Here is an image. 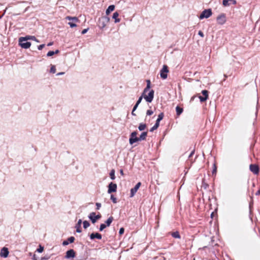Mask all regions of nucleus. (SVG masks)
Masks as SVG:
<instances>
[{
	"mask_svg": "<svg viewBox=\"0 0 260 260\" xmlns=\"http://www.w3.org/2000/svg\"><path fill=\"white\" fill-rule=\"evenodd\" d=\"M110 18L107 16L101 17L99 19L98 25L100 28L103 29L106 26Z\"/></svg>",
	"mask_w": 260,
	"mask_h": 260,
	"instance_id": "nucleus-1",
	"label": "nucleus"
},
{
	"mask_svg": "<svg viewBox=\"0 0 260 260\" xmlns=\"http://www.w3.org/2000/svg\"><path fill=\"white\" fill-rule=\"evenodd\" d=\"M212 14V10L211 9L204 10L200 14L199 18L203 19L204 18H208L210 17Z\"/></svg>",
	"mask_w": 260,
	"mask_h": 260,
	"instance_id": "nucleus-2",
	"label": "nucleus"
},
{
	"mask_svg": "<svg viewBox=\"0 0 260 260\" xmlns=\"http://www.w3.org/2000/svg\"><path fill=\"white\" fill-rule=\"evenodd\" d=\"M88 217V218L91 221L92 223H94L98 220L101 218V215L100 213L96 215L95 212H92L89 214Z\"/></svg>",
	"mask_w": 260,
	"mask_h": 260,
	"instance_id": "nucleus-3",
	"label": "nucleus"
},
{
	"mask_svg": "<svg viewBox=\"0 0 260 260\" xmlns=\"http://www.w3.org/2000/svg\"><path fill=\"white\" fill-rule=\"evenodd\" d=\"M147 82V86L146 87L144 88V90H143V92L142 93V94L141 96H140L139 98V99L137 101V102H136V104H137L138 105H139L140 104V103L142 101V100L143 99V98H144V94L146 92H147V91H148L149 90V89L150 88V84H151V82H150V81L149 80H147L146 81Z\"/></svg>",
	"mask_w": 260,
	"mask_h": 260,
	"instance_id": "nucleus-4",
	"label": "nucleus"
},
{
	"mask_svg": "<svg viewBox=\"0 0 260 260\" xmlns=\"http://www.w3.org/2000/svg\"><path fill=\"white\" fill-rule=\"evenodd\" d=\"M169 72L168 67L167 65H164L162 69L160 70V76L163 79H166L167 77V73Z\"/></svg>",
	"mask_w": 260,
	"mask_h": 260,
	"instance_id": "nucleus-5",
	"label": "nucleus"
},
{
	"mask_svg": "<svg viewBox=\"0 0 260 260\" xmlns=\"http://www.w3.org/2000/svg\"><path fill=\"white\" fill-rule=\"evenodd\" d=\"M137 133L135 131L131 133L129 139V143L130 144L132 145L134 143L139 141L138 137H137Z\"/></svg>",
	"mask_w": 260,
	"mask_h": 260,
	"instance_id": "nucleus-6",
	"label": "nucleus"
},
{
	"mask_svg": "<svg viewBox=\"0 0 260 260\" xmlns=\"http://www.w3.org/2000/svg\"><path fill=\"white\" fill-rule=\"evenodd\" d=\"M154 94V91L151 89L149 91L148 95H146L145 94H144V98L147 102L151 103L153 99Z\"/></svg>",
	"mask_w": 260,
	"mask_h": 260,
	"instance_id": "nucleus-7",
	"label": "nucleus"
},
{
	"mask_svg": "<svg viewBox=\"0 0 260 260\" xmlns=\"http://www.w3.org/2000/svg\"><path fill=\"white\" fill-rule=\"evenodd\" d=\"M117 184L113 182H110L108 185V193H111L112 192H116L117 190Z\"/></svg>",
	"mask_w": 260,
	"mask_h": 260,
	"instance_id": "nucleus-8",
	"label": "nucleus"
},
{
	"mask_svg": "<svg viewBox=\"0 0 260 260\" xmlns=\"http://www.w3.org/2000/svg\"><path fill=\"white\" fill-rule=\"evenodd\" d=\"M28 40H31L37 42H39V41L35 36H27L25 37H20L19 39V42H24Z\"/></svg>",
	"mask_w": 260,
	"mask_h": 260,
	"instance_id": "nucleus-9",
	"label": "nucleus"
},
{
	"mask_svg": "<svg viewBox=\"0 0 260 260\" xmlns=\"http://www.w3.org/2000/svg\"><path fill=\"white\" fill-rule=\"evenodd\" d=\"M75 255L76 253L75 251L73 249H71L66 252V254L64 257L66 259L73 258L75 257Z\"/></svg>",
	"mask_w": 260,
	"mask_h": 260,
	"instance_id": "nucleus-10",
	"label": "nucleus"
},
{
	"mask_svg": "<svg viewBox=\"0 0 260 260\" xmlns=\"http://www.w3.org/2000/svg\"><path fill=\"white\" fill-rule=\"evenodd\" d=\"M249 169L250 171L255 175L258 174L259 172L258 166L255 164H251Z\"/></svg>",
	"mask_w": 260,
	"mask_h": 260,
	"instance_id": "nucleus-11",
	"label": "nucleus"
},
{
	"mask_svg": "<svg viewBox=\"0 0 260 260\" xmlns=\"http://www.w3.org/2000/svg\"><path fill=\"white\" fill-rule=\"evenodd\" d=\"M202 93L203 94V96L200 95L199 98L201 102H203L207 100L208 97V92L206 90H203L202 91Z\"/></svg>",
	"mask_w": 260,
	"mask_h": 260,
	"instance_id": "nucleus-12",
	"label": "nucleus"
},
{
	"mask_svg": "<svg viewBox=\"0 0 260 260\" xmlns=\"http://www.w3.org/2000/svg\"><path fill=\"white\" fill-rule=\"evenodd\" d=\"M141 182H138L134 187L131 188V193H130V197H133L134 196L135 193L137 192V190L139 188L140 186H141Z\"/></svg>",
	"mask_w": 260,
	"mask_h": 260,
	"instance_id": "nucleus-13",
	"label": "nucleus"
},
{
	"mask_svg": "<svg viewBox=\"0 0 260 260\" xmlns=\"http://www.w3.org/2000/svg\"><path fill=\"white\" fill-rule=\"evenodd\" d=\"M9 250L7 248L3 247L1 251L0 255L1 257L6 258L8 257L9 254Z\"/></svg>",
	"mask_w": 260,
	"mask_h": 260,
	"instance_id": "nucleus-14",
	"label": "nucleus"
},
{
	"mask_svg": "<svg viewBox=\"0 0 260 260\" xmlns=\"http://www.w3.org/2000/svg\"><path fill=\"white\" fill-rule=\"evenodd\" d=\"M102 235L99 233H92L90 235V240H93L95 238L101 240L102 239Z\"/></svg>",
	"mask_w": 260,
	"mask_h": 260,
	"instance_id": "nucleus-15",
	"label": "nucleus"
},
{
	"mask_svg": "<svg viewBox=\"0 0 260 260\" xmlns=\"http://www.w3.org/2000/svg\"><path fill=\"white\" fill-rule=\"evenodd\" d=\"M19 44L21 47V48L24 49L29 48L31 46V43L29 42H19Z\"/></svg>",
	"mask_w": 260,
	"mask_h": 260,
	"instance_id": "nucleus-16",
	"label": "nucleus"
},
{
	"mask_svg": "<svg viewBox=\"0 0 260 260\" xmlns=\"http://www.w3.org/2000/svg\"><path fill=\"white\" fill-rule=\"evenodd\" d=\"M217 19L219 24H223L225 22V15L224 14H221L217 17Z\"/></svg>",
	"mask_w": 260,
	"mask_h": 260,
	"instance_id": "nucleus-17",
	"label": "nucleus"
},
{
	"mask_svg": "<svg viewBox=\"0 0 260 260\" xmlns=\"http://www.w3.org/2000/svg\"><path fill=\"white\" fill-rule=\"evenodd\" d=\"M75 238L73 236L69 237L67 240L64 241L62 242L63 246L68 245L69 243H73L75 241Z\"/></svg>",
	"mask_w": 260,
	"mask_h": 260,
	"instance_id": "nucleus-18",
	"label": "nucleus"
},
{
	"mask_svg": "<svg viewBox=\"0 0 260 260\" xmlns=\"http://www.w3.org/2000/svg\"><path fill=\"white\" fill-rule=\"evenodd\" d=\"M82 219H80L78 220V222L77 223V224H76L75 225V228L76 229V232L77 233H81L82 232V230H81V223H82Z\"/></svg>",
	"mask_w": 260,
	"mask_h": 260,
	"instance_id": "nucleus-19",
	"label": "nucleus"
},
{
	"mask_svg": "<svg viewBox=\"0 0 260 260\" xmlns=\"http://www.w3.org/2000/svg\"><path fill=\"white\" fill-rule=\"evenodd\" d=\"M147 135V132H144L141 133L140 137H138L139 141L144 140L146 139V138Z\"/></svg>",
	"mask_w": 260,
	"mask_h": 260,
	"instance_id": "nucleus-20",
	"label": "nucleus"
},
{
	"mask_svg": "<svg viewBox=\"0 0 260 260\" xmlns=\"http://www.w3.org/2000/svg\"><path fill=\"white\" fill-rule=\"evenodd\" d=\"M164 116V113L162 112L160 113L159 114V115H158V117L156 120L155 123L157 124V125H159V122L163 119Z\"/></svg>",
	"mask_w": 260,
	"mask_h": 260,
	"instance_id": "nucleus-21",
	"label": "nucleus"
},
{
	"mask_svg": "<svg viewBox=\"0 0 260 260\" xmlns=\"http://www.w3.org/2000/svg\"><path fill=\"white\" fill-rule=\"evenodd\" d=\"M119 13L117 12H115L113 13L112 18L115 19V22L117 23L120 22V19L118 18Z\"/></svg>",
	"mask_w": 260,
	"mask_h": 260,
	"instance_id": "nucleus-22",
	"label": "nucleus"
},
{
	"mask_svg": "<svg viewBox=\"0 0 260 260\" xmlns=\"http://www.w3.org/2000/svg\"><path fill=\"white\" fill-rule=\"evenodd\" d=\"M114 220V218L112 216H110L109 217L107 220L105 221V224L106 225V226H109L110 225V224H111V223L112 222V221H113Z\"/></svg>",
	"mask_w": 260,
	"mask_h": 260,
	"instance_id": "nucleus-23",
	"label": "nucleus"
},
{
	"mask_svg": "<svg viewBox=\"0 0 260 260\" xmlns=\"http://www.w3.org/2000/svg\"><path fill=\"white\" fill-rule=\"evenodd\" d=\"M115 9L114 5H110L108 7L107 9L106 10V13L107 15H108L111 12L113 11Z\"/></svg>",
	"mask_w": 260,
	"mask_h": 260,
	"instance_id": "nucleus-24",
	"label": "nucleus"
},
{
	"mask_svg": "<svg viewBox=\"0 0 260 260\" xmlns=\"http://www.w3.org/2000/svg\"><path fill=\"white\" fill-rule=\"evenodd\" d=\"M183 108L177 106L176 107V114L177 116H179L183 112Z\"/></svg>",
	"mask_w": 260,
	"mask_h": 260,
	"instance_id": "nucleus-25",
	"label": "nucleus"
},
{
	"mask_svg": "<svg viewBox=\"0 0 260 260\" xmlns=\"http://www.w3.org/2000/svg\"><path fill=\"white\" fill-rule=\"evenodd\" d=\"M66 19L69 20H72L75 23L78 22L79 21L78 18L76 17H71V16H67L66 17Z\"/></svg>",
	"mask_w": 260,
	"mask_h": 260,
	"instance_id": "nucleus-26",
	"label": "nucleus"
},
{
	"mask_svg": "<svg viewBox=\"0 0 260 260\" xmlns=\"http://www.w3.org/2000/svg\"><path fill=\"white\" fill-rule=\"evenodd\" d=\"M171 235H172V236L174 238H177V239L180 238V236L179 233L177 231L173 232Z\"/></svg>",
	"mask_w": 260,
	"mask_h": 260,
	"instance_id": "nucleus-27",
	"label": "nucleus"
},
{
	"mask_svg": "<svg viewBox=\"0 0 260 260\" xmlns=\"http://www.w3.org/2000/svg\"><path fill=\"white\" fill-rule=\"evenodd\" d=\"M146 127V125L145 123H141L139 124L138 126V129L140 131H142L145 129Z\"/></svg>",
	"mask_w": 260,
	"mask_h": 260,
	"instance_id": "nucleus-28",
	"label": "nucleus"
},
{
	"mask_svg": "<svg viewBox=\"0 0 260 260\" xmlns=\"http://www.w3.org/2000/svg\"><path fill=\"white\" fill-rule=\"evenodd\" d=\"M110 177L112 180H114L115 179V170L112 169L110 172Z\"/></svg>",
	"mask_w": 260,
	"mask_h": 260,
	"instance_id": "nucleus-29",
	"label": "nucleus"
},
{
	"mask_svg": "<svg viewBox=\"0 0 260 260\" xmlns=\"http://www.w3.org/2000/svg\"><path fill=\"white\" fill-rule=\"evenodd\" d=\"M83 228L86 229L90 226V223L88 221L85 220L83 222Z\"/></svg>",
	"mask_w": 260,
	"mask_h": 260,
	"instance_id": "nucleus-30",
	"label": "nucleus"
},
{
	"mask_svg": "<svg viewBox=\"0 0 260 260\" xmlns=\"http://www.w3.org/2000/svg\"><path fill=\"white\" fill-rule=\"evenodd\" d=\"M159 125L157 124H155L150 129V132H152L158 127Z\"/></svg>",
	"mask_w": 260,
	"mask_h": 260,
	"instance_id": "nucleus-31",
	"label": "nucleus"
},
{
	"mask_svg": "<svg viewBox=\"0 0 260 260\" xmlns=\"http://www.w3.org/2000/svg\"><path fill=\"white\" fill-rule=\"evenodd\" d=\"M50 72L53 74H54L56 72L55 66L54 65H52L50 68Z\"/></svg>",
	"mask_w": 260,
	"mask_h": 260,
	"instance_id": "nucleus-32",
	"label": "nucleus"
},
{
	"mask_svg": "<svg viewBox=\"0 0 260 260\" xmlns=\"http://www.w3.org/2000/svg\"><path fill=\"white\" fill-rule=\"evenodd\" d=\"M106 228V225L105 224H104V223H102L101 225H100V228H99V230L100 232L103 231L105 228Z\"/></svg>",
	"mask_w": 260,
	"mask_h": 260,
	"instance_id": "nucleus-33",
	"label": "nucleus"
},
{
	"mask_svg": "<svg viewBox=\"0 0 260 260\" xmlns=\"http://www.w3.org/2000/svg\"><path fill=\"white\" fill-rule=\"evenodd\" d=\"M110 199L112 201V202L114 203H117V199L114 197V195H113V194L111 195Z\"/></svg>",
	"mask_w": 260,
	"mask_h": 260,
	"instance_id": "nucleus-34",
	"label": "nucleus"
},
{
	"mask_svg": "<svg viewBox=\"0 0 260 260\" xmlns=\"http://www.w3.org/2000/svg\"><path fill=\"white\" fill-rule=\"evenodd\" d=\"M44 250V247L42 246L41 245L39 246V247L37 249V251L39 253H41Z\"/></svg>",
	"mask_w": 260,
	"mask_h": 260,
	"instance_id": "nucleus-35",
	"label": "nucleus"
},
{
	"mask_svg": "<svg viewBox=\"0 0 260 260\" xmlns=\"http://www.w3.org/2000/svg\"><path fill=\"white\" fill-rule=\"evenodd\" d=\"M229 1H228V0H223L222 5L225 7L229 6L230 5V4L229 3Z\"/></svg>",
	"mask_w": 260,
	"mask_h": 260,
	"instance_id": "nucleus-36",
	"label": "nucleus"
},
{
	"mask_svg": "<svg viewBox=\"0 0 260 260\" xmlns=\"http://www.w3.org/2000/svg\"><path fill=\"white\" fill-rule=\"evenodd\" d=\"M68 24L71 27L73 28V27H76L77 25L76 24H75V23L74 22H69L68 23Z\"/></svg>",
	"mask_w": 260,
	"mask_h": 260,
	"instance_id": "nucleus-37",
	"label": "nucleus"
},
{
	"mask_svg": "<svg viewBox=\"0 0 260 260\" xmlns=\"http://www.w3.org/2000/svg\"><path fill=\"white\" fill-rule=\"evenodd\" d=\"M53 55H54V51H49L47 54V56L49 57V56H53Z\"/></svg>",
	"mask_w": 260,
	"mask_h": 260,
	"instance_id": "nucleus-38",
	"label": "nucleus"
},
{
	"mask_svg": "<svg viewBox=\"0 0 260 260\" xmlns=\"http://www.w3.org/2000/svg\"><path fill=\"white\" fill-rule=\"evenodd\" d=\"M216 171H217V168H216V166L215 164H214L213 165V170H212V174H216Z\"/></svg>",
	"mask_w": 260,
	"mask_h": 260,
	"instance_id": "nucleus-39",
	"label": "nucleus"
},
{
	"mask_svg": "<svg viewBox=\"0 0 260 260\" xmlns=\"http://www.w3.org/2000/svg\"><path fill=\"white\" fill-rule=\"evenodd\" d=\"M153 113V112L151 110H148L146 112L147 115H149V116L151 115Z\"/></svg>",
	"mask_w": 260,
	"mask_h": 260,
	"instance_id": "nucleus-40",
	"label": "nucleus"
},
{
	"mask_svg": "<svg viewBox=\"0 0 260 260\" xmlns=\"http://www.w3.org/2000/svg\"><path fill=\"white\" fill-rule=\"evenodd\" d=\"M96 210H99L100 209V208L101 207V204L100 203H96Z\"/></svg>",
	"mask_w": 260,
	"mask_h": 260,
	"instance_id": "nucleus-41",
	"label": "nucleus"
},
{
	"mask_svg": "<svg viewBox=\"0 0 260 260\" xmlns=\"http://www.w3.org/2000/svg\"><path fill=\"white\" fill-rule=\"evenodd\" d=\"M45 46V44H41L38 46V49L39 50H42Z\"/></svg>",
	"mask_w": 260,
	"mask_h": 260,
	"instance_id": "nucleus-42",
	"label": "nucleus"
},
{
	"mask_svg": "<svg viewBox=\"0 0 260 260\" xmlns=\"http://www.w3.org/2000/svg\"><path fill=\"white\" fill-rule=\"evenodd\" d=\"M194 152H195V149H193L191 152H190V154L188 156V158H190L194 154Z\"/></svg>",
	"mask_w": 260,
	"mask_h": 260,
	"instance_id": "nucleus-43",
	"label": "nucleus"
},
{
	"mask_svg": "<svg viewBox=\"0 0 260 260\" xmlns=\"http://www.w3.org/2000/svg\"><path fill=\"white\" fill-rule=\"evenodd\" d=\"M124 228H120L119 230V234L120 235L123 234L124 233Z\"/></svg>",
	"mask_w": 260,
	"mask_h": 260,
	"instance_id": "nucleus-44",
	"label": "nucleus"
},
{
	"mask_svg": "<svg viewBox=\"0 0 260 260\" xmlns=\"http://www.w3.org/2000/svg\"><path fill=\"white\" fill-rule=\"evenodd\" d=\"M88 30V28L84 29L82 31L81 34H82V35H84V34H86V33L87 32Z\"/></svg>",
	"mask_w": 260,
	"mask_h": 260,
	"instance_id": "nucleus-45",
	"label": "nucleus"
},
{
	"mask_svg": "<svg viewBox=\"0 0 260 260\" xmlns=\"http://www.w3.org/2000/svg\"><path fill=\"white\" fill-rule=\"evenodd\" d=\"M198 35H199L200 36H201V37H204V33H203L202 31H201V30H200V31H199V32H198Z\"/></svg>",
	"mask_w": 260,
	"mask_h": 260,
	"instance_id": "nucleus-46",
	"label": "nucleus"
},
{
	"mask_svg": "<svg viewBox=\"0 0 260 260\" xmlns=\"http://www.w3.org/2000/svg\"><path fill=\"white\" fill-rule=\"evenodd\" d=\"M138 106H139V105H138L136 103V104L135 105V106H134L133 109V111H135L137 109Z\"/></svg>",
	"mask_w": 260,
	"mask_h": 260,
	"instance_id": "nucleus-47",
	"label": "nucleus"
},
{
	"mask_svg": "<svg viewBox=\"0 0 260 260\" xmlns=\"http://www.w3.org/2000/svg\"><path fill=\"white\" fill-rule=\"evenodd\" d=\"M64 74V72H59V73H58L57 74H56V76H60V75H63Z\"/></svg>",
	"mask_w": 260,
	"mask_h": 260,
	"instance_id": "nucleus-48",
	"label": "nucleus"
},
{
	"mask_svg": "<svg viewBox=\"0 0 260 260\" xmlns=\"http://www.w3.org/2000/svg\"><path fill=\"white\" fill-rule=\"evenodd\" d=\"M260 194V189L255 192L256 196H259Z\"/></svg>",
	"mask_w": 260,
	"mask_h": 260,
	"instance_id": "nucleus-49",
	"label": "nucleus"
},
{
	"mask_svg": "<svg viewBox=\"0 0 260 260\" xmlns=\"http://www.w3.org/2000/svg\"><path fill=\"white\" fill-rule=\"evenodd\" d=\"M230 2H231L232 4L234 5L236 4V0H230Z\"/></svg>",
	"mask_w": 260,
	"mask_h": 260,
	"instance_id": "nucleus-50",
	"label": "nucleus"
},
{
	"mask_svg": "<svg viewBox=\"0 0 260 260\" xmlns=\"http://www.w3.org/2000/svg\"><path fill=\"white\" fill-rule=\"evenodd\" d=\"M53 44V42H49V43L47 44V46H52Z\"/></svg>",
	"mask_w": 260,
	"mask_h": 260,
	"instance_id": "nucleus-51",
	"label": "nucleus"
},
{
	"mask_svg": "<svg viewBox=\"0 0 260 260\" xmlns=\"http://www.w3.org/2000/svg\"><path fill=\"white\" fill-rule=\"evenodd\" d=\"M120 174H121L122 176H123V175H124L123 171V170H122V169H121V170H120Z\"/></svg>",
	"mask_w": 260,
	"mask_h": 260,
	"instance_id": "nucleus-52",
	"label": "nucleus"
},
{
	"mask_svg": "<svg viewBox=\"0 0 260 260\" xmlns=\"http://www.w3.org/2000/svg\"><path fill=\"white\" fill-rule=\"evenodd\" d=\"M59 52V50H56L55 51H54V54H57Z\"/></svg>",
	"mask_w": 260,
	"mask_h": 260,
	"instance_id": "nucleus-53",
	"label": "nucleus"
},
{
	"mask_svg": "<svg viewBox=\"0 0 260 260\" xmlns=\"http://www.w3.org/2000/svg\"><path fill=\"white\" fill-rule=\"evenodd\" d=\"M135 111H133V110H132V114L134 116H136V114L134 113Z\"/></svg>",
	"mask_w": 260,
	"mask_h": 260,
	"instance_id": "nucleus-54",
	"label": "nucleus"
},
{
	"mask_svg": "<svg viewBox=\"0 0 260 260\" xmlns=\"http://www.w3.org/2000/svg\"><path fill=\"white\" fill-rule=\"evenodd\" d=\"M33 259H34V260H37V259H36L35 255H34Z\"/></svg>",
	"mask_w": 260,
	"mask_h": 260,
	"instance_id": "nucleus-55",
	"label": "nucleus"
},
{
	"mask_svg": "<svg viewBox=\"0 0 260 260\" xmlns=\"http://www.w3.org/2000/svg\"><path fill=\"white\" fill-rule=\"evenodd\" d=\"M224 77L226 78L227 77V76L224 75Z\"/></svg>",
	"mask_w": 260,
	"mask_h": 260,
	"instance_id": "nucleus-56",
	"label": "nucleus"
},
{
	"mask_svg": "<svg viewBox=\"0 0 260 260\" xmlns=\"http://www.w3.org/2000/svg\"><path fill=\"white\" fill-rule=\"evenodd\" d=\"M193 260H196L195 258H194Z\"/></svg>",
	"mask_w": 260,
	"mask_h": 260,
	"instance_id": "nucleus-57",
	"label": "nucleus"
}]
</instances>
